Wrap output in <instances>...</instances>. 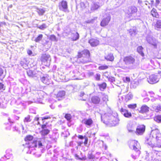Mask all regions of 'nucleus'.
<instances>
[{
  "mask_svg": "<svg viewBox=\"0 0 161 161\" xmlns=\"http://www.w3.org/2000/svg\"><path fill=\"white\" fill-rule=\"evenodd\" d=\"M145 143L153 149L156 147H161V134L158 129L152 130L150 136L146 139Z\"/></svg>",
  "mask_w": 161,
  "mask_h": 161,
  "instance_id": "nucleus-1",
  "label": "nucleus"
},
{
  "mask_svg": "<svg viewBox=\"0 0 161 161\" xmlns=\"http://www.w3.org/2000/svg\"><path fill=\"white\" fill-rule=\"evenodd\" d=\"M101 118L104 123L110 127L116 125L118 124L119 121L118 118L109 113L102 114Z\"/></svg>",
  "mask_w": 161,
  "mask_h": 161,
  "instance_id": "nucleus-2",
  "label": "nucleus"
},
{
  "mask_svg": "<svg viewBox=\"0 0 161 161\" xmlns=\"http://www.w3.org/2000/svg\"><path fill=\"white\" fill-rule=\"evenodd\" d=\"M128 144L130 148L134 150L136 153V154H135V153L132 154L131 157L135 160L137 159L140 153L139 143L137 141L132 140L128 142Z\"/></svg>",
  "mask_w": 161,
  "mask_h": 161,
  "instance_id": "nucleus-3",
  "label": "nucleus"
},
{
  "mask_svg": "<svg viewBox=\"0 0 161 161\" xmlns=\"http://www.w3.org/2000/svg\"><path fill=\"white\" fill-rule=\"evenodd\" d=\"M78 56V59L82 63H86L90 61V53L87 50H85L80 53H79Z\"/></svg>",
  "mask_w": 161,
  "mask_h": 161,
  "instance_id": "nucleus-4",
  "label": "nucleus"
},
{
  "mask_svg": "<svg viewBox=\"0 0 161 161\" xmlns=\"http://www.w3.org/2000/svg\"><path fill=\"white\" fill-rule=\"evenodd\" d=\"M123 61L129 69H133L136 66V60L135 58L131 56H129L125 57L124 58Z\"/></svg>",
  "mask_w": 161,
  "mask_h": 161,
  "instance_id": "nucleus-5",
  "label": "nucleus"
},
{
  "mask_svg": "<svg viewBox=\"0 0 161 161\" xmlns=\"http://www.w3.org/2000/svg\"><path fill=\"white\" fill-rule=\"evenodd\" d=\"M49 143V141L47 138L45 137H42L38 139L36 141L35 146L39 148H44Z\"/></svg>",
  "mask_w": 161,
  "mask_h": 161,
  "instance_id": "nucleus-6",
  "label": "nucleus"
},
{
  "mask_svg": "<svg viewBox=\"0 0 161 161\" xmlns=\"http://www.w3.org/2000/svg\"><path fill=\"white\" fill-rule=\"evenodd\" d=\"M137 11V9L135 6H132L129 7L126 10V14L128 17L133 19L135 17V15Z\"/></svg>",
  "mask_w": 161,
  "mask_h": 161,
  "instance_id": "nucleus-7",
  "label": "nucleus"
},
{
  "mask_svg": "<svg viewBox=\"0 0 161 161\" xmlns=\"http://www.w3.org/2000/svg\"><path fill=\"white\" fill-rule=\"evenodd\" d=\"M146 40L149 44L153 46L154 48H157L158 42L154 37L148 35L146 37Z\"/></svg>",
  "mask_w": 161,
  "mask_h": 161,
  "instance_id": "nucleus-8",
  "label": "nucleus"
},
{
  "mask_svg": "<svg viewBox=\"0 0 161 161\" xmlns=\"http://www.w3.org/2000/svg\"><path fill=\"white\" fill-rule=\"evenodd\" d=\"M59 9L64 12H69L68 10L67 3L66 1L62 0L61 2L59 3Z\"/></svg>",
  "mask_w": 161,
  "mask_h": 161,
  "instance_id": "nucleus-9",
  "label": "nucleus"
},
{
  "mask_svg": "<svg viewBox=\"0 0 161 161\" xmlns=\"http://www.w3.org/2000/svg\"><path fill=\"white\" fill-rule=\"evenodd\" d=\"M147 81L149 83L153 84L158 81L159 79L156 75H150L149 78L147 79Z\"/></svg>",
  "mask_w": 161,
  "mask_h": 161,
  "instance_id": "nucleus-10",
  "label": "nucleus"
},
{
  "mask_svg": "<svg viewBox=\"0 0 161 161\" xmlns=\"http://www.w3.org/2000/svg\"><path fill=\"white\" fill-rule=\"evenodd\" d=\"M111 19V17L110 14L106 18L102 20L100 23V25L102 27H104L108 25Z\"/></svg>",
  "mask_w": 161,
  "mask_h": 161,
  "instance_id": "nucleus-11",
  "label": "nucleus"
},
{
  "mask_svg": "<svg viewBox=\"0 0 161 161\" xmlns=\"http://www.w3.org/2000/svg\"><path fill=\"white\" fill-rule=\"evenodd\" d=\"M135 133L137 135H142L145 131V127L144 125H142L137 126L136 129Z\"/></svg>",
  "mask_w": 161,
  "mask_h": 161,
  "instance_id": "nucleus-12",
  "label": "nucleus"
},
{
  "mask_svg": "<svg viewBox=\"0 0 161 161\" xmlns=\"http://www.w3.org/2000/svg\"><path fill=\"white\" fill-rule=\"evenodd\" d=\"M135 125L132 123H128L127 125V128L129 133H134L135 132Z\"/></svg>",
  "mask_w": 161,
  "mask_h": 161,
  "instance_id": "nucleus-13",
  "label": "nucleus"
},
{
  "mask_svg": "<svg viewBox=\"0 0 161 161\" xmlns=\"http://www.w3.org/2000/svg\"><path fill=\"white\" fill-rule=\"evenodd\" d=\"M82 122L87 128L90 127L93 123V121L91 118L84 119L82 120Z\"/></svg>",
  "mask_w": 161,
  "mask_h": 161,
  "instance_id": "nucleus-14",
  "label": "nucleus"
},
{
  "mask_svg": "<svg viewBox=\"0 0 161 161\" xmlns=\"http://www.w3.org/2000/svg\"><path fill=\"white\" fill-rule=\"evenodd\" d=\"M70 32L71 34V39L73 41H76L79 39V35L77 32L74 31H71Z\"/></svg>",
  "mask_w": 161,
  "mask_h": 161,
  "instance_id": "nucleus-15",
  "label": "nucleus"
},
{
  "mask_svg": "<svg viewBox=\"0 0 161 161\" xmlns=\"http://www.w3.org/2000/svg\"><path fill=\"white\" fill-rule=\"evenodd\" d=\"M41 81L45 84L49 85L50 83V78L47 75H45L41 77Z\"/></svg>",
  "mask_w": 161,
  "mask_h": 161,
  "instance_id": "nucleus-16",
  "label": "nucleus"
},
{
  "mask_svg": "<svg viewBox=\"0 0 161 161\" xmlns=\"http://www.w3.org/2000/svg\"><path fill=\"white\" fill-rule=\"evenodd\" d=\"M31 96L33 98V102L35 103H40V102L41 99L38 94L37 92H35L34 94H32Z\"/></svg>",
  "mask_w": 161,
  "mask_h": 161,
  "instance_id": "nucleus-17",
  "label": "nucleus"
},
{
  "mask_svg": "<svg viewBox=\"0 0 161 161\" xmlns=\"http://www.w3.org/2000/svg\"><path fill=\"white\" fill-rule=\"evenodd\" d=\"M149 108L146 105H142L140 108L138 109L139 112L141 113L147 112L149 111Z\"/></svg>",
  "mask_w": 161,
  "mask_h": 161,
  "instance_id": "nucleus-18",
  "label": "nucleus"
},
{
  "mask_svg": "<svg viewBox=\"0 0 161 161\" xmlns=\"http://www.w3.org/2000/svg\"><path fill=\"white\" fill-rule=\"evenodd\" d=\"M120 112L125 117L130 118L132 116L131 113L129 112L126 109L122 108L120 109Z\"/></svg>",
  "mask_w": 161,
  "mask_h": 161,
  "instance_id": "nucleus-19",
  "label": "nucleus"
},
{
  "mask_svg": "<svg viewBox=\"0 0 161 161\" xmlns=\"http://www.w3.org/2000/svg\"><path fill=\"white\" fill-rule=\"evenodd\" d=\"M41 60L42 62L44 63L48 61H50L51 60L50 56L48 54H43L41 57Z\"/></svg>",
  "mask_w": 161,
  "mask_h": 161,
  "instance_id": "nucleus-20",
  "label": "nucleus"
},
{
  "mask_svg": "<svg viewBox=\"0 0 161 161\" xmlns=\"http://www.w3.org/2000/svg\"><path fill=\"white\" fill-rule=\"evenodd\" d=\"M89 42L92 46L95 47L98 44L99 42L97 40L92 39L89 40Z\"/></svg>",
  "mask_w": 161,
  "mask_h": 161,
  "instance_id": "nucleus-21",
  "label": "nucleus"
},
{
  "mask_svg": "<svg viewBox=\"0 0 161 161\" xmlns=\"http://www.w3.org/2000/svg\"><path fill=\"white\" fill-rule=\"evenodd\" d=\"M92 102L95 104L99 103L100 101V98L97 96H94L91 98Z\"/></svg>",
  "mask_w": 161,
  "mask_h": 161,
  "instance_id": "nucleus-22",
  "label": "nucleus"
},
{
  "mask_svg": "<svg viewBox=\"0 0 161 161\" xmlns=\"http://www.w3.org/2000/svg\"><path fill=\"white\" fill-rule=\"evenodd\" d=\"M12 151L10 149H8L6 151V154L3 157H5V159H8L11 157L12 154L11 153Z\"/></svg>",
  "mask_w": 161,
  "mask_h": 161,
  "instance_id": "nucleus-23",
  "label": "nucleus"
},
{
  "mask_svg": "<svg viewBox=\"0 0 161 161\" xmlns=\"http://www.w3.org/2000/svg\"><path fill=\"white\" fill-rule=\"evenodd\" d=\"M105 58L107 61H113L114 59L113 54L110 53L104 57Z\"/></svg>",
  "mask_w": 161,
  "mask_h": 161,
  "instance_id": "nucleus-24",
  "label": "nucleus"
},
{
  "mask_svg": "<svg viewBox=\"0 0 161 161\" xmlns=\"http://www.w3.org/2000/svg\"><path fill=\"white\" fill-rule=\"evenodd\" d=\"M155 29L157 31L161 30V20H157L156 23L154 25Z\"/></svg>",
  "mask_w": 161,
  "mask_h": 161,
  "instance_id": "nucleus-25",
  "label": "nucleus"
},
{
  "mask_svg": "<svg viewBox=\"0 0 161 161\" xmlns=\"http://www.w3.org/2000/svg\"><path fill=\"white\" fill-rule=\"evenodd\" d=\"M152 107L153 110L157 112L161 111V105H160L159 104L157 105H153Z\"/></svg>",
  "mask_w": 161,
  "mask_h": 161,
  "instance_id": "nucleus-26",
  "label": "nucleus"
},
{
  "mask_svg": "<svg viewBox=\"0 0 161 161\" xmlns=\"http://www.w3.org/2000/svg\"><path fill=\"white\" fill-rule=\"evenodd\" d=\"M65 95V92L64 91H60L58 92L57 95H56V96L57 98H58V100H59L60 99L58 98H61L64 96Z\"/></svg>",
  "mask_w": 161,
  "mask_h": 161,
  "instance_id": "nucleus-27",
  "label": "nucleus"
},
{
  "mask_svg": "<svg viewBox=\"0 0 161 161\" xmlns=\"http://www.w3.org/2000/svg\"><path fill=\"white\" fill-rule=\"evenodd\" d=\"M129 33L131 36H135L137 33V31L136 28L133 27L130 29V30Z\"/></svg>",
  "mask_w": 161,
  "mask_h": 161,
  "instance_id": "nucleus-28",
  "label": "nucleus"
},
{
  "mask_svg": "<svg viewBox=\"0 0 161 161\" xmlns=\"http://www.w3.org/2000/svg\"><path fill=\"white\" fill-rule=\"evenodd\" d=\"M100 6L99 5L98 3H94L93 4L91 8V10H95L97 9Z\"/></svg>",
  "mask_w": 161,
  "mask_h": 161,
  "instance_id": "nucleus-29",
  "label": "nucleus"
},
{
  "mask_svg": "<svg viewBox=\"0 0 161 161\" xmlns=\"http://www.w3.org/2000/svg\"><path fill=\"white\" fill-rule=\"evenodd\" d=\"M50 130L48 129H44L41 131V133L42 136V137H43L47 135L49 132Z\"/></svg>",
  "mask_w": 161,
  "mask_h": 161,
  "instance_id": "nucleus-30",
  "label": "nucleus"
},
{
  "mask_svg": "<svg viewBox=\"0 0 161 161\" xmlns=\"http://www.w3.org/2000/svg\"><path fill=\"white\" fill-rule=\"evenodd\" d=\"M143 48L142 46H139L137 48V52L142 57L144 56V53L143 51Z\"/></svg>",
  "mask_w": 161,
  "mask_h": 161,
  "instance_id": "nucleus-31",
  "label": "nucleus"
},
{
  "mask_svg": "<svg viewBox=\"0 0 161 161\" xmlns=\"http://www.w3.org/2000/svg\"><path fill=\"white\" fill-rule=\"evenodd\" d=\"M80 97H83L81 98H80V99L85 101L86 100L87 95L84 93L83 92H81L80 94Z\"/></svg>",
  "mask_w": 161,
  "mask_h": 161,
  "instance_id": "nucleus-32",
  "label": "nucleus"
},
{
  "mask_svg": "<svg viewBox=\"0 0 161 161\" xmlns=\"http://www.w3.org/2000/svg\"><path fill=\"white\" fill-rule=\"evenodd\" d=\"M151 13L153 17L157 18L158 16L156 10L154 8L151 10Z\"/></svg>",
  "mask_w": 161,
  "mask_h": 161,
  "instance_id": "nucleus-33",
  "label": "nucleus"
},
{
  "mask_svg": "<svg viewBox=\"0 0 161 161\" xmlns=\"http://www.w3.org/2000/svg\"><path fill=\"white\" fill-rule=\"evenodd\" d=\"M27 74L30 77H33L36 76V74H35L32 70H31L27 71Z\"/></svg>",
  "mask_w": 161,
  "mask_h": 161,
  "instance_id": "nucleus-34",
  "label": "nucleus"
},
{
  "mask_svg": "<svg viewBox=\"0 0 161 161\" xmlns=\"http://www.w3.org/2000/svg\"><path fill=\"white\" fill-rule=\"evenodd\" d=\"M133 96L130 93H129L125 97V99L126 101H127L132 99Z\"/></svg>",
  "mask_w": 161,
  "mask_h": 161,
  "instance_id": "nucleus-35",
  "label": "nucleus"
},
{
  "mask_svg": "<svg viewBox=\"0 0 161 161\" xmlns=\"http://www.w3.org/2000/svg\"><path fill=\"white\" fill-rule=\"evenodd\" d=\"M37 12L40 15H42L45 12V10L43 8H37Z\"/></svg>",
  "mask_w": 161,
  "mask_h": 161,
  "instance_id": "nucleus-36",
  "label": "nucleus"
},
{
  "mask_svg": "<svg viewBox=\"0 0 161 161\" xmlns=\"http://www.w3.org/2000/svg\"><path fill=\"white\" fill-rule=\"evenodd\" d=\"M95 156L92 154V152H89L88 154V158L90 160H93L95 158Z\"/></svg>",
  "mask_w": 161,
  "mask_h": 161,
  "instance_id": "nucleus-37",
  "label": "nucleus"
},
{
  "mask_svg": "<svg viewBox=\"0 0 161 161\" xmlns=\"http://www.w3.org/2000/svg\"><path fill=\"white\" fill-rule=\"evenodd\" d=\"M154 120L158 123L161 122V115H158L154 117Z\"/></svg>",
  "mask_w": 161,
  "mask_h": 161,
  "instance_id": "nucleus-38",
  "label": "nucleus"
},
{
  "mask_svg": "<svg viewBox=\"0 0 161 161\" xmlns=\"http://www.w3.org/2000/svg\"><path fill=\"white\" fill-rule=\"evenodd\" d=\"M43 35L42 34L39 35L36 38L34 41L37 42H39L42 39Z\"/></svg>",
  "mask_w": 161,
  "mask_h": 161,
  "instance_id": "nucleus-39",
  "label": "nucleus"
},
{
  "mask_svg": "<svg viewBox=\"0 0 161 161\" xmlns=\"http://www.w3.org/2000/svg\"><path fill=\"white\" fill-rule=\"evenodd\" d=\"M33 138L32 136L31 135L27 136L25 138V141H28L32 140Z\"/></svg>",
  "mask_w": 161,
  "mask_h": 161,
  "instance_id": "nucleus-40",
  "label": "nucleus"
},
{
  "mask_svg": "<svg viewBox=\"0 0 161 161\" xmlns=\"http://www.w3.org/2000/svg\"><path fill=\"white\" fill-rule=\"evenodd\" d=\"M47 26L45 24H43L41 25H40L38 26V28L41 30H43L47 28Z\"/></svg>",
  "mask_w": 161,
  "mask_h": 161,
  "instance_id": "nucleus-41",
  "label": "nucleus"
},
{
  "mask_svg": "<svg viewBox=\"0 0 161 161\" xmlns=\"http://www.w3.org/2000/svg\"><path fill=\"white\" fill-rule=\"evenodd\" d=\"M108 68V66L106 65H103L100 66L98 67L99 69L100 70H104L107 69Z\"/></svg>",
  "mask_w": 161,
  "mask_h": 161,
  "instance_id": "nucleus-42",
  "label": "nucleus"
},
{
  "mask_svg": "<svg viewBox=\"0 0 161 161\" xmlns=\"http://www.w3.org/2000/svg\"><path fill=\"white\" fill-rule=\"evenodd\" d=\"M31 120L30 119V116L28 115L26 117H25L24 119V122H28L31 121Z\"/></svg>",
  "mask_w": 161,
  "mask_h": 161,
  "instance_id": "nucleus-43",
  "label": "nucleus"
},
{
  "mask_svg": "<svg viewBox=\"0 0 161 161\" xmlns=\"http://www.w3.org/2000/svg\"><path fill=\"white\" fill-rule=\"evenodd\" d=\"M136 107V104H129L128 105V107L130 108L134 109Z\"/></svg>",
  "mask_w": 161,
  "mask_h": 161,
  "instance_id": "nucleus-44",
  "label": "nucleus"
},
{
  "mask_svg": "<svg viewBox=\"0 0 161 161\" xmlns=\"http://www.w3.org/2000/svg\"><path fill=\"white\" fill-rule=\"evenodd\" d=\"M65 118L68 120L69 121L71 119V116L69 114H67L65 115Z\"/></svg>",
  "mask_w": 161,
  "mask_h": 161,
  "instance_id": "nucleus-45",
  "label": "nucleus"
},
{
  "mask_svg": "<svg viewBox=\"0 0 161 161\" xmlns=\"http://www.w3.org/2000/svg\"><path fill=\"white\" fill-rule=\"evenodd\" d=\"M100 89H104L105 88L106 86V84L105 83H103L102 84L100 85Z\"/></svg>",
  "mask_w": 161,
  "mask_h": 161,
  "instance_id": "nucleus-46",
  "label": "nucleus"
},
{
  "mask_svg": "<svg viewBox=\"0 0 161 161\" xmlns=\"http://www.w3.org/2000/svg\"><path fill=\"white\" fill-rule=\"evenodd\" d=\"M50 39L52 41H56V37L55 36L52 35L50 37Z\"/></svg>",
  "mask_w": 161,
  "mask_h": 161,
  "instance_id": "nucleus-47",
  "label": "nucleus"
},
{
  "mask_svg": "<svg viewBox=\"0 0 161 161\" xmlns=\"http://www.w3.org/2000/svg\"><path fill=\"white\" fill-rule=\"evenodd\" d=\"M106 77L108 79V80L111 82H113L115 81L114 78L113 77H108V76Z\"/></svg>",
  "mask_w": 161,
  "mask_h": 161,
  "instance_id": "nucleus-48",
  "label": "nucleus"
},
{
  "mask_svg": "<svg viewBox=\"0 0 161 161\" xmlns=\"http://www.w3.org/2000/svg\"><path fill=\"white\" fill-rule=\"evenodd\" d=\"M108 97L107 95H104L103 97V100L104 101L107 102L108 100Z\"/></svg>",
  "mask_w": 161,
  "mask_h": 161,
  "instance_id": "nucleus-49",
  "label": "nucleus"
},
{
  "mask_svg": "<svg viewBox=\"0 0 161 161\" xmlns=\"http://www.w3.org/2000/svg\"><path fill=\"white\" fill-rule=\"evenodd\" d=\"M130 78L129 77H126L123 78V80L125 82H129L130 81Z\"/></svg>",
  "mask_w": 161,
  "mask_h": 161,
  "instance_id": "nucleus-50",
  "label": "nucleus"
},
{
  "mask_svg": "<svg viewBox=\"0 0 161 161\" xmlns=\"http://www.w3.org/2000/svg\"><path fill=\"white\" fill-rule=\"evenodd\" d=\"M95 78L96 80H99L100 79V75L99 74H96Z\"/></svg>",
  "mask_w": 161,
  "mask_h": 161,
  "instance_id": "nucleus-51",
  "label": "nucleus"
},
{
  "mask_svg": "<svg viewBox=\"0 0 161 161\" xmlns=\"http://www.w3.org/2000/svg\"><path fill=\"white\" fill-rule=\"evenodd\" d=\"M3 85L1 83H0V91L2 90H5V88L3 87Z\"/></svg>",
  "mask_w": 161,
  "mask_h": 161,
  "instance_id": "nucleus-52",
  "label": "nucleus"
},
{
  "mask_svg": "<svg viewBox=\"0 0 161 161\" xmlns=\"http://www.w3.org/2000/svg\"><path fill=\"white\" fill-rule=\"evenodd\" d=\"M85 141H84V144H85V146H86L87 143L88 139V138L87 137H85Z\"/></svg>",
  "mask_w": 161,
  "mask_h": 161,
  "instance_id": "nucleus-53",
  "label": "nucleus"
},
{
  "mask_svg": "<svg viewBox=\"0 0 161 161\" xmlns=\"http://www.w3.org/2000/svg\"><path fill=\"white\" fill-rule=\"evenodd\" d=\"M3 73V70L2 68L0 67V76H1Z\"/></svg>",
  "mask_w": 161,
  "mask_h": 161,
  "instance_id": "nucleus-54",
  "label": "nucleus"
},
{
  "mask_svg": "<svg viewBox=\"0 0 161 161\" xmlns=\"http://www.w3.org/2000/svg\"><path fill=\"white\" fill-rule=\"evenodd\" d=\"M93 20L92 19V20H88L87 21H86L85 22L87 23H93Z\"/></svg>",
  "mask_w": 161,
  "mask_h": 161,
  "instance_id": "nucleus-55",
  "label": "nucleus"
},
{
  "mask_svg": "<svg viewBox=\"0 0 161 161\" xmlns=\"http://www.w3.org/2000/svg\"><path fill=\"white\" fill-rule=\"evenodd\" d=\"M77 143L78 146H81L83 142L82 141H78L77 142Z\"/></svg>",
  "mask_w": 161,
  "mask_h": 161,
  "instance_id": "nucleus-56",
  "label": "nucleus"
},
{
  "mask_svg": "<svg viewBox=\"0 0 161 161\" xmlns=\"http://www.w3.org/2000/svg\"><path fill=\"white\" fill-rule=\"evenodd\" d=\"M160 3L159 0H156L155 6L157 7Z\"/></svg>",
  "mask_w": 161,
  "mask_h": 161,
  "instance_id": "nucleus-57",
  "label": "nucleus"
},
{
  "mask_svg": "<svg viewBox=\"0 0 161 161\" xmlns=\"http://www.w3.org/2000/svg\"><path fill=\"white\" fill-rule=\"evenodd\" d=\"M27 53L29 55H31L32 53V51L30 50H27Z\"/></svg>",
  "mask_w": 161,
  "mask_h": 161,
  "instance_id": "nucleus-58",
  "label": "nucleus"
},
{
  "mask_svg": "<svg viewBox=\"0 0 161 161\" xmlns=\"http://www.w3.org/2000/svg\"><path fill=\"white\" fill-rule=\"evenodd\" d=\"M49 118H50V117H48V116L44 117H42V120L46 119H47Z\"/></svg>",
  "mask_w": 161,
  "mask_h": 161,
  "instance_id": "nucleus-59",
  "label": "nucleus"
},
{
  "mask_svg": "<svg viewBox=\"0 0 161 161\" xmlns=\"http://www.w3.org/2000/svg\"><path fill=\"white\" fill-rule=\"evenodd\" d=\"M78 137L79 138L81 139H82L84 138L83 136L82 135H79L78 136Z\"/></svg>",
  "mask_w": 161,
  "mask_h": 161,
  "instance_id": "nucleus-60",
  "label": "nucleus"
},
{
  "mask_svg": "<svg viewBox=\"0 0 161 161\" xmlns=\"http://www.w3.org/2000/svg\"><path fill=\"white\" fill-rule=\"evenodd\" d=\"M89 76H92L93 75V73L92 72H90L88 73Z\"/></svg>",
  "mask_w": 161,
  "mask_h": 161,
  "instance_id": "nucleus-61",
  "label": "nucleus"
},
{
  "mask_svg": "<svg viewBox=\"0 0 161 161\" xmlns=\"http://www.w3.org/2000/svg\"><path fill=\"white\" fill-rule=\"evenodd\" d=\"M157 99V98H154V97H153V98H152L151 99V101L152 102H154V101H155Z\"/></svg>",
  "mask_w": 161,
  "mask_h": 161,
  "instance_id": "nucleus-62",
  "label": "nucleus"
},
{
  "mask_svg": "<svg viewBox=\"0 0 161 161\" xmlns=\"http://www.w3.org/2000/svg\"><path fill=\"white\" fill-rule=\"evenodd\" d=\"M75 157L76 158H77L79 159L82 160V159L81 158H80L79 157V156L78 155H77V154L75 155Z\"/></svg>",
  "mask_w": 161,
  "mask_h": 161,
  "instance_id": "nucleus-63",
  "label": "nucleus"
},
{
  "mask_svg": "<svg viewBox=\"0 0 161 161\" xmlns=\"http://www.w3.org/2000/svg\"><path fill=\"white\" fill-rule=\"evenodd\" d=\"M153 3H154L153 1L152 0V1H151V3H149V4H151V7H152V5L153 4Z\"/></svg>",
  "mask_w": 161,
  "mask_h": 161,
  "instance_id": "nucleus-64",
  "label": "nucleus"
}]
</instances>
